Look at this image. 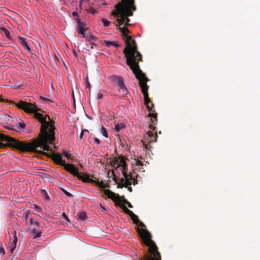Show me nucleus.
I'll list each match as a JSON object with an SVG mask.
<instances>
[{"label": "nucleus", "mask_w": 260, "mask_h": 260, "mask_svg": "<svg viewBox=\"0 0 260 260\" xmlns=\"http://www.w3.org/2000/svg\"><path fill=\"white\" fill-rule=\"evenodd\" d=\"M118 29L126 38L125 40L126 47L123 50V53L126 58V64L129 67L131 70L135 75L136 78L139 80V84L141 85L142 90L143 92L145 93V96H147L146 82L149 81V79L142 72L139 64V61H142V56L138 50L135 40L127 35L130 32L128 28L124 26L119 27Z\"/></svg>", "instance_id": "f257e3e1"}, {"label": "nucleus", "mask_w": 260, "mask_h": 260, "mask_svg": "<svg viewBox=\"0 0 260 260\" xmlns=\"http://www.w3.org/2000/svg\"><path fill=\"white\" fill-rule=\"evenodd\" d=\"M40 139L37 141H34L31 143H27L19 141L13 138L9 137L4 134H0V140L6 142V145L22 151L34 152L36 153L43 154L49 156V154L41 150H37V148L42 146L43 144L45 142V132H41L40 134ZM4 146V144L0 142V148Z\"/></svg>", "instance_id": "f03ea898"}, {"label": "nucleus", "mask_w": 260, "mask_h": 260, "mask_svg": "<svg viewBox=\"0 0 260 260\" xmlns=\"http://www.w3.org/2000/svg\"><path fill=\"white\" fill-rule=\"evenodd\" d=\"M115 8L112 15L117 17L116 25H129L130 19L128 17L133 16V12L137 9L135 0H121Z\"/></svg>", "instance_id": "7ed1b4c3"}, {"label": "nucleus", "mask_w": 260, "mask_h": 260, "mask_svg": "<svg viewBox=\"0 0 260 260\" xmlns=\"http://www.w3.org/2000/svg\"><path fill=\"white\" fill-rule=\"evenodd\" d=\"M16 106L19 109L24 110L25 112L34 113L35 118L42 123L41 132H47L48 129L49 131L52 128L51 126L53 125L50 124L49 122L46 120L47 118L50 120V117L48 115L45 116L44 115L38 113V111H40L41 110L35 104L21 101L19 103L16 104Z\"/></svg>", "instance_id": "20e7f679"}, {"label": "nucleus", "mask_w": 260, "mask_h": 260, "mask_svg": "<svg viewBox=\"0 0 260 260\" xmlns=\"http://www.w3.org/2000/svg\"><path fill=\"white\" fill-rule=\"evenodd\" d=\"M141 91L142 93L144 95V104L146 105L147 110L149 111L152 112V113H149L148 115V117H151V119L150 120V121L149 122V127L150 129H151L152 131H154L156 128L155 125L157 124V114L156 113H153L154 112H155V109L154 108V104L152 103L150 99L149 98V94L148 92V90L149 86L146 83V87H147V90H146V93H147V96H145V93L143 92L142 88L141 85H140Z\"/></svg>", "instance_id": "39448f33"}, {"label": "nucleus", "mask_w": 260, "mask_h": 260, "mask_svg": "<svg viewBox=\"0 0 260 260\" xmlns=\"http://www.w3.org/2000/svg\"><path fill=\"white\" fill-rule=\"evenodd\" d=\"M120 161L122 164L119 165L118 167H120L121 168L122 175L124 178L121 179L120 183H119L118 179L116 178H114V180L117 184H118V187L120 188H122L123 187H125L126 188L128 187V185H131L132 184V182L130 181L132 180L133 181V184L135 185L137 183V180L134 179L132 175L127 174V166L126 162L123 160H121Z\"/></svg>", "instance_id": "423d86ee"}, {"label": "nucleus", "mask_w": 260, "mask_h": 260, "mask_svg": "<svg viewBox=\"0 0 260 260\" xmlns=\"http://www.w3.org/2000/svg\"><path fill=\"white\" fill-rule=\"evenodd\" d=\"M51 127H52V128L49 131V133L48 132H45L44 139L45 143L43 144L42 146V148H43L44 151H49L51 150L49 145L51 144L55 139V133L54 132L55 127L53 126H51Z\"/></svg>", "instance_id": "0eeeda50"}, {"label": "nucleus", "mask_w": 260, "mask_h": 260, "mask_svg": "<svg viewBox=\"0 0 260 260\" xmlns=\"http://www.w3.org/2000/svg\"><path fill=\"white\" fill-rule=\"evenodd\" d=\"M149 246L148 255L146 256L145 260H161V255L158 251L157 245H147Z\"/></svg>", "instance_id": "6e6552de"}, {"label": "nucleus", "mask_w": 260, "mask_h": 260, "mask_svg": "<svg viewBox=\"0 0 260 260\" xmlns=\"http://www.w3.org/2000/svg\"><path fill=\"white\" fill-rule=\"evenodd\" d=\"M138 234L143 243L142 244H155L152 240L150 233L146 229H138Z\"/></svg>", "instance_id": "1a4fd4ad"}, {"label": "nucleus", "mask_w": 260, "mask_h": 260, "mask_svg": "<svg viewBox=\"0 0 260 260\" xmlns=\"http://www.w3.org/2000/svg\"><path fill=\"white\" fill-rule=\"evenodd\" d=\"M63 167L66 171L70 172L74 176L78 177V176L80 174L79 173L78 169L77 168L75 167V166L74 164L66 163Z\"/></svg>", "instance_id": "9d476101"}, {"label": "nucleus", "mask_w": 260, "mask_h": 260, "mask_svg": "<svg viewBox=\"0 0 260 260\" xmlns=\"http://www.w3.org/2000/svg\"><path fill=\"white\" fill-rule=\"evenodd\" d=\"M78 25V29L79 30V33L81 34L83 36H85V32L86 31V25L84 23H83L81 20L79 18L76 19Z\"/></svg>", "instance_id": "9b49d317"}, {"label": "nucleus", "mask_w": 260, "mask_h": 260, "mask_svg": "<svg viewBox=\"0 0 260 260\" xmlns=\"http://www.w3.org/2000/svg\"><path fill=\"white\" fill-rule=\"evenodd\" d=\"M104 193L105 195L108 197V198L111 199L113 200H119V196L116 194L114 192H112L109 189H106L104 190Z\"/></svg>", "instance_id": "f8f14e48"}, {"label": "nucleus", "mask_w": 260, "mask_h": 260, "mask_svg": "<svg viewBox=\"0 0 260 260\" xmlns=\"http://www.w3.org/2000/svg\"><path fill=\"white\" fill-rule=\"evenodd\" d=\"M53 160L56 164L62 166H64L66 164L65 161L62 160L61 154H53Z\"/></svg>", "instance_id": "ddd939ff"}, {"label": "nucleus", "mask_w": 260, "mask_h": 260, "mask_svg": "<svg viewBox=\"0 0 260 260\" xmlns=\"http://www.w3.org/2000/svg\"><path fill=\"white\" fill-rule=\"evenodd\" d=\"M117 82H116L118 86L119 87V90H121L123 94H126L127 92V89L125 86V85L123 83V78L121 77L120 78H116Z\"/></svg>", "instance_id": "4468645a"}, {"label": "nucleus", "mask_w": 260, "mask_h": 260, "mask_svg": "<svg viewBox=\"0 0 260 260\" xmlns=\"http://www.w3.org/2000/svg\"><path fill=\"white\" fill-rule=\"evenodd\" d=\"M157 138V135L156 133L154 134L152 131H149L147 133V139L149 142H156Z\"/></svg>", "instance_id": "2eb2a0df"}, {"label": "nucleus", "mask_w": 260, "mask_h": 260, "mask_svg": "<svg viewBox=\"0 0 260 260\" xmlns=\"http://www.w3.org/2000/svg\"><path fill=\"white\" fill-rule=\"evenodd\" d=\"M18 38L20 43L23 45L25 49L28 52H30L31 51V49L28 46V42L26 41V39L22 37H19Z\"/></svg>", "instance_id": "dca6fc26"}, {"label": "nucleus", "mask_w": 260, "mask_h": 260, "mask_svg": "<svg viewBox=\"0 0 260 260\" xmlns=\"http://www.w3.org/2000/svg\"><path fill=\"white\" fill-rule=\"evenodd\" d=\"M1 32L3 36H5V37L7 38L10 40H12V37L10 35V32L6 28H1Z\"/></svg>", "instance_id": "f3484780"}, {"label": "nucleus", "mask_w": 260, "mask_h": 260, "mask_svg": "<svg viewBox=\"0 0 260 260\" xmlns=\"http://www.w3.org/2000/svg\"><path fill=\"white\" fill-rule=\"evenodd\" d=\"M78 178L79 179L82 180L84 182H89V181L91 179L88 175L85 174H83L82 175L79 174Z\"/></svg>", "instance_id": "a211bd4d"}, {"label": "nucleus", "mask_w": 260, "mask_h": 260, "mask_svg": "<svg viewBox=\"0 0 260 260\" xmlns=\"http://www.w3.org/2000/svg\"><path fill=\"white\" fill-rule=\"evenodd\" d=\"M40 193L45 200L49 201L50 200V197L45 189H41Z\"/></svg>", "instance_id": "6ab92c4d"}, {"label": "nucleus", "mask_w": 260, "mask_h": 260, "mask_svg": "<svg viewBox=\"0 0 260 260\" xmlns=\"http://www.w3.org/2000/svg\"><path fill=\"white\" fill-rule=\"evenodd\" d=\"M41 235V232L40 231H38V230H36V228H34L33 230V233L32 234V237L33 239H36L39 237H40Z\"/></svg>", "instance_id": "aec40b11"}, {"label": "nucleus", "mask_w": 260, "mask_h": 260, "mask_svg": "<svg viewBox=\"0 0 260 260\" xmlns=\"http://www.w3.org/2000/svg\"><path fill=\"white\" fill-rule=\"evenodd\" d=\"M96 185L101 188H105L107 187V186L102 181H100L99 180H96L95 183Z\"/></svg>", "instance_id": "412c9836"}, {"label": "nucleus", "mask_w": 260, "mask_h": 260, "mask_svg": "<svg viewBox=\"0 0 260 260\" xmlns=\"http://www.w3.org/2000/svg\"><path fill=\"white\" fill-rule=\"evenodd\" d=\"M125 126L123 123H118L115 125V129L116 132H119L121 129L124 128Z\"/></svg>", "instance_id": "4be33fe9"}, {"label": "nucleus", "mask_w": 260, "mask_h": 260, "mask_svg": "<svg viewBox=\"0 0 260 260\" xmlns=\"http://www.w3.org/2000/svg\"><path fill=\"white\" fill-rule=\"evenodd\" d=\"M122 208L123 209L124 212L128 215L130 217L134 214L131 210H129L125 206H123Z\"/></svg>", "instance_id": "5701e85b"}, {"label": "nucleus", "mask_w": 260, "mask_h": 260, "mask_svg": "<svg viewBox=\"0 0 260 260\" xmlns=\"http://www.w3.org/2000/svg\"><path fill=\"white\" fill-rule=\"evenodd\" d=\"M131 219L133 220L134 223L136 224H138L139 222V219L138 216L136 215L135 214H134L132 216H131Z\"/></svg>", "instance_id": "b1692460"}, {"label": "nucleus", "mask_w": 260, "mask_h": 260, "mask_svg": "<svg viewBox=\"0 0 260 260\" xmlns=\"http://www.w3.org/2000/svg\"><path fill=\"white\" fill-rule=\"evenodd\" d=\"M79 217L80 220H85L87 218L86 213L85 212H82L79 214Z\"/></svg>", "instance_id": "393cba45"}, {"label": "nucleus", "mask_w": 260, "mask_h": 260, "mask_svg": "<svg viewBox=\"0 0 260 260\" xmlns=\"http://www.w3.org/2000/svg\"><path fill=\"white\" fill-rule=\"evenodd\" d=\"M101 132L102 133V134L106 138H108V133L106 129V128L104 127V126H102L101 127Z\"/></svg>", "instance_id": "a878e982"}, {"label": "nucleus", "mask_w": 260, "mask_h": 260, "mask_svg": "<svg viewBox=\"0 0 260 260\" xmlns=\"http://www.w3.org/2000/svg\"><path fill=\"white\" fill-rule=\"evenodd\" d=\"M101 20L103 22V23H104V25L106 27L108 26L110 24V22L105 19L102 18L101 19Z\"/></svg>", "instance_id": "bb28decb"}, {"label": "nucleus", "mask_w": 260, "mask_h": 260, "mask_svg": "<svg viewBox=\"0 0 260 260\" xmlns=\"http://www.w3.org/2000/svg\"><path fill=\"white\" fill-rule=\"evenodd\" d=\"M29 220L31 225H36V226H39V223L37 221H34L32 218H30Z\"/></svg>", "instance_id": "cd10ccee"}, {"label": "nucleus", "mask_w": 260, "mask_h": 260, "mask_svg": "<svg viewBox=\"0 0 260 260\" xmlns=\"http://www.w3.org/2000/svg\"><path fill=\"white\" fill-rule=\"evenodd\" d=\"M40 99H41V100L42 101H44L45 102H53V101L51 100V99H48V98H44L42 96H40L39 97Z\"/></svg>", "instance_id": "c85d7f7f"}, {"label": "nucleus", "mask_w": 260, "mask_h": 260, "mask_svg": "<svg viewBox=\"0 0 260 260\" xmlns=\"http://www.w3.org/2000/svg\"><path fill=\"white\" fill-rule=\"evenodd\" d=\"M62 191L64 193V194L67 196L68 197H73V195L70 193L69 192L67 191L66 190H65L63 188H62L61 189Z\"/></svg>", "instance_id": "c756f323"}, {"label": "nucleus", "mask_w": 260, "mask_h": 260, "mask_svg": "<svg viewBox=\"0 0 260 260\" xmlns=\"http://www.w3.org/2000/svg\"><path fill=\"white\" fill-rule=\"evenodd\" d=\"M121 77H119V76H115V75H113L112 76H111L110 77V79L113 82H117V79L116 78H120Z\"/></svg>", "instance_id": "7c9ffc66"}, {"label": "nucleus", "mask_w": 260, "mask_h": 260, "mask_svg": "<svg viewBox=\"0 0 260 260\" xmlns=\"http://www.w3.org/2000/svg\"><path fill=\"white\" fill-rule=\"evenodd\" d=\"M114 42L110 41H105L104 43L107 46L109 47L111 45H113Z\"/></svg>", "instance_id": "2f4dec72"}, {"label": "nucleus", "mask_w": 260, "mask_h": 260, "mask_svg": "<svg viewBox=\"0 0 260 260\" xmlns=\"http://www.w3.org/2000/svg\"><path fill=\"white\" fill-rule=\"evenodd\" d=\"M88 12L92 14H94L96 12V11L93 8L91 7L88 10Z\"/></svg>", "instance_id": "473e14b6"}, {"label": "nucleus", "mask_w": 260, "mask_h": 260, "mask_svg": "<svg viewBox=\"0 0 260 260\" xmlns=\"http://www.w3.org/2000/svg\"><path fill=\"white\" fill-rule=\"evenodd\" d=\"M85 131H87V132H88V131H87V130H86V129H84V130L82 131L81 132V133L80 134V135H79V137H78V139H79V140H81L82 139L83 136V135H84V132H85Z\"/></svg>", "instance_id": "72a5a7b5"}, {"label": "nucleus", "mask_w": 260, "mask_h": 260, "mask_svg": "<svg viewBox=\"0 0 260 260\" xmlns=\"http://www.w3.org/2000/svg\"><path fill=\"white\" fill-rule=\"evenodd\" d=\"M136 164L141 167L140 169H141L142 167L143 166V164L139 160H136Z\"/></svg>", "instance_id": "f704fd0d"}, {"label": "nucleus", "mask_w": 260, "mask_h": 260, "mask_svg": "<svg viewBox=\"0 0 260 260\" xmlns=\"http://www.w3.org/2000/svg\"><path fill=\"white\" fill-rule=\"evenodd\" d=\"M124 203L127 205V206L130 208H132L133 207V205L131 204V203H129L127 200L124 201Z\"/></svg>", "instance_id": "c9c22d12"}, {"label": "nucleus", "mask_w": 260, "mask_h": 260, "mask_svg": "<svg viewBox=\"0 0 260 260\" xmlns=\"http://www.w3.org/2000/svg\"><path fill=\"white\" fill-rule=\"evenodd\" d=\"M0 253L2 254V255L5 254V249L2 245L0 246Z\"/></svg>", "instance_id": "e433bc0d"}, {"label": "nucleus", "mask_w": 260, "mask_h": 260, "mask_svg": "<svg viewBox=\"0 0 260 260\" xmlns=\"http://www.w3.org/2000/svg\"><path fill=\"white\" fill-rule=\"evenodd\" d=\"M86 88H88L89 89L90 88V84L89 81L88 80L87 77L86 78Z\"/></svg>", "instance_id": "4c0bfd02"}, {"label": "nucleus", "mask_w": 260, "mask_h": 260, "mask_svg": "<svg viewBox=\"0 0 260 260\" xmlns=\"http://www.w3.org/2000/svg\"><path fill=\"white\" fill-rule=\"evenodd\" d=\"M64 156L67 157L68 159H70L71 158V154H69L67 152L63 153Z\"/></svg>", "instance_id": "58836bf2"}, {"label": "nucleus", "mask_w": 260, "mask_h": 260, "mask_svg": "<svg viewBox=\"0 0 260 260\" xmlns=\"http://www.w3.org/2000/svg\"><path fill=\"white\" fill-rule=\"evenodd\" d=\"M139 225V226H141V228H146V225H145V224L142 222V221H140L139 220V222L138 223V224Z\"/></svg>", "instance_id": "ea45409f"}, {"label": "nucleus", "mask_w": 260, "mask_h": 260, "mask_svg": "<svg viewBox=\"0 0 260 260\" xmlns=\"http://www.w3.org/2000/svg\"><path fill=\"white\" fill-rule=\"evenodd\" d=\"M89 1L90 0H81L80 2V5H79L80 8V9L81 8L82 4L83 2H84L85 3H88Z\"/></svg>", "instance_id": "a19ab883"}, {"label": "nucleus", "mask_w": 260, "mask_h": 260, "mask_svg": "<svg viewBox=\"0 0 260 260\" xmlns=\"http://www.w3.org/2000/svg\"><path fill=\"white\" fill-rule=\"evenodd\" d=\"M16 245H13L11 247V248L10 249V252L11 253H13L14 249L16 248Z\"/></svg>", "instance_id": "79ce46f5"}, {"label": "nucleus", "mask_w": 260, "mask_h": 260, "mask_svg": "<svg viewBox=\"0 0 260 260\" xmlns=\"http://www.w3.org/2000/svg\"><path fill=\"white\" fill-rule=\"evenodd\" d=\"M103 95L101 93H98L97 94V99H101L103 98Z\"/></svg>", "instance_id": "37998d69"}, {"label": "nucleus", "mask_w": 260, "mask_h": 260, "mask_svg": "<svg viewBox=\"0 0 260 260\" xmlns=\"http://www.w3.org/2000/svg\"><path fill=\"white\" fill-rule=\"evenodd\" d=\"M94 141L95 143L98 144H100V139H99L98 138H94Z\"/></svg>", "instance_id": "c03bdc74"}, {"label": "nucleus", "mask_w": 260, "mask_h": 260, "mask_svg": "<svg viewBox=\"0 0 260 260\" xmlns=\"http://www.w3.org/2000/svg\"><path fill=\"white\" fill-rule=\"evenodd\" d=\"M17 238L16 237V235L14 236V240L13 241V243L12 244H16L17 243Z\"/></svg>", "instance_id": "a18cd8bd"}, {"label": "nucleus", "mask_w": 260, "mask_h": 260, "mask_svg": "<svg viewBox=\"0 0 260 260\" xmlns=\"http://www.w3.org/2000/svg\"><path fill=\"white\" fill-rule=\"evenodd\" d=\"M96 180H97L96 179H91L89 181V183H95Z\"/></svg>", "instance_id": "49530a36"}, {"label": "nucleus", "mask_w": 260, "mask_h": 260, "mask_svg": "<svg viewBox=\"0 0 260 260\" xmlns=\"http://www.w3.org/2000/svg\"><path fill=\"white\" fill-rule=\"evenodd\" d=\"M72 15L74 17H76L78 16V13L76 12H73Z\"/></svg>", "instance_id": "de8ad7c7"}, {"label": "nucleus", "mask_w": 260, "mask_h": 260, "mask_svg": "<svg viewBox=\"0 0 260 260\" xmlns=\"http://www.w3.org/2000/svg\"><path fill=\"white\" fill-rule=\"evenodd\" d=\"M20 124V126H19V128H24L25 127V124H21V123H19Z\"/></svg>", "instance_id": "09e8293b"}, {"label": "nucleus", "mask_w": 260, "mask_h": 260, "mask_svg": "<svg viewBox=\"0 0 260 260\" xmlns=\"http://www.w3.org/2000/svg\"><path fill=\"white\" fill-rule=\"evenodd\" d=\"M62 215H63V216L64 217V218H65L66 220H69V218H68V216H67V215L66 214V213H63Z\"/></svg>", "instance_id": "8fccbe9b"}, {"label": "nucleus", "mask_w": 260, "mask_h": 260, "mask_svg": "<svg viewBox=\"0 0 260 260\" xmlns=\"http://www.w3.org/2000/svg\"><path fill=\"white\" fill-rule=\"evenodd\" d=\"M100 207L102 211L105 212L106 210V208L101 205H100Z\"/></svg>", "instance_id": "3c124183"}, {"label": "nucleus", "mask_w": 260, "mask_h": 260, "mask_svg": "<svg viewBox=\"0 0 260 260\" xmlns=\"http://www.w3.org/2000/svg\"><path fill=\"white\" fill-rule=\"evenodd\" d=\"M113 46H115V47H119V45L117 43H116V42H114L113 43Z\"/></svg>", "instance_id": "603ef678"}, {"label": "nucleus", "mask_w": 260, "mask_h": 260, "mask_svg": "<svg viewBox=\"0 0 260 260\" xmlns=\"http://www.w3.org/2000/svg\"><path fill=\"white\" fill-rule=\"evenodd\" d=\"M4 101H5L4 99L0 95V101L3 102Z\"/></svg>", "instance_id": "864d4df0"}, {"label": "nucleus", "mask_w": 260, "mask_h": 260, "mask_svg": "<svg viewBox=\"0 0 260 260\" xmlns=\"http://www.w3.org/2000/svg\"><path fill=\"white\" fill-rule=\"evenodd\" d=\"M128 190L130 191V192H132V188L131 187H129L128 188Z\"/></svg>", "instance_id": "5fc2aeb1"}, {"label": "nucleus", "mask_w": 260, "mask_h": 260, "mask_svg": "<svg viewBox=\"0 0 260 260\" xmlns=\"http://www.w3.org/2000/svg\"><path fill=\"white\" fill-rule=\"evenodd\" d=\"M37 209L38 210H41V208H40V207H37Z\"/></svg>", "instance_id": "6e6d98bb"}, {"label": "nucleus", "mask_w": 260, "mask_h": 260, "mask_svg": "<svg viewBox=\"0 0 260 260\" xmlns=\"http://www.w3.org/2000/svg\"><path fill=\"white\" fill-rule=\"evenodd\" d=\"M148 144L146 145V148H148Z\"/></svg>", "instance_id": "4d7b16f0"}, {"label": "nucleus", "mask_w": 260, "mask_h": 260, "mask_svg": "<svg viewBox=\"0 0 260 260\" xmlns=\"http://www.w3.org/2000/svg\"><path fill=\"white\" fill-rule=\"evenodd\" d=\"M3 46L2 43H0V46Z\"/></svg>", "instance_id": "13d9d810"}, {"label": "nucleus", "mask_w": 260, "mask_h": 260, "mask_svg": "<svg viewBox=\"0 0 260 260\" xmlns=\"http://www.w3.org/2000/svg\"><path fill=\"white\" fill-rule=\"evenodd\" d=\"M10 260H14L13 258H12Z\"/></svg>", "instance_id": "bf43d9fd"}, {"label": "nucleus", "mask_w": 260, "mask_h": 260, "mask_svg": "<svg viewBox=\"0 0 260 260\" xmlns=\"http://www.w3.org/2000/svg\"><path fill=\"white\" fill-rule=\"evenodd\" d=\"M73 98L74 99V95H73Z\"/></svg>", "instance_id": "052dcab7"}]
</instances>
